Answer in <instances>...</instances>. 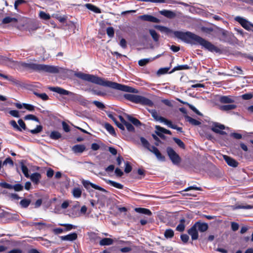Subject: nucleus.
Here are the masks:
<instances>
[{
    "mask_svg": "<svg viewBox=\"0 0 253 253\" xmlns=\"http://www.w3.org/2000/svg\"><path fill=\"white\" fill-rule=\"evenodd\" d=\"M25 66L39 72L57 73L59 72V68L58 67L45 64L30 63L25 64Z\"/></svg>",
    "mask_w": 253,
    "mask_h": 253,
    "instance_id": "nucleus-3",
    "label": "nucleus"
},
{
    "mask_svg": "<svg viewBox=\"0 0 253 253\" xmlns=\"http://www.w3.org/2000/svg\"><path fill=\"white\" fill-rule=\"evenodd\" d=\"M33 93L36 96H37L38 97L41 98L42 100L43 101H46V100H47L48 99V95L46 93H38L37 91H34Z\"/></svg>",
    "mask_w": 253,
    "mask_h": 253,
    "instance_id": "nucleus-36",
    "label": "nucleus"
},
{
    "mask_svg": "<svg viewBox=\"0 0 253 253\" xmlns=\"http://www.w3.org/2000/svg\"><path fill=\"white\" fill-rule=\"evenodd\" d=\"M149 33L155 42H157L159 41L160 36L155 30L150 29L149 30Z\"/></svg>",
    "mask_w": 253,
    "mask_h": 253,
    "instance_id": "nucleus-40",
    "label": "nucleus"
},
{
    "mask_svg": "<svg viewBox=\"0 0 253 253\" xmlns=\"http://www.w3.org/2000/svg\"><path fill=\"white\" fill-rule=\"evenodd\" d=\"M7 164H9L11 167H13L14 165V163L10 157L7 158L2 163L3 166H5Z\"/></svg>",
    "mask_w": 253,
    "mask_h": 253,
    "instance_id": "nucleus-54",
    "label": "nucleus"
},
{
    "mask_svg": "<svg viewBox=\"0 0 253 253\" xmlns=\"http://www.w3.org/2000/svg\"><path fill=\"white\" fill-rule=\"evenodd\" d=\"M237 107V106L234 104H228L222 105L219 107V109L222 111H228L230 110H234Z\"/></svg>",
    "mask_w": 253,
    "mask_h": 253,
    "instance_id": "nucleus-25",
    "label": "nucleus"
},
{
    "mask_svg": "<svg viewBox=\"0 0 253 253\" xmlns=\"http://www.w3.org/2000/svg\"><path fill=\"white\" fill-rule=\"evenodd\" d=\"M120 45L124 49H125L127 47V43L125 39L122 38L119 43Z\"/></svg>",
    "mask_w": 253,
    "mask_h": 253,
    "instance_id": "nucleus-59",
    "label": "nucleus"
},
{
    "mask_svg": "<svg viewBox=\"0 0 253 253\" xmlns=\"http://www.w3.org/2000/svg\"><path fill=\"white\" fill-rule=\"evenodd\" d=\"M127 118L131 123L136 126H138L139 125H140V122L135 118H133L129 115H127Z\"/></svg>",
    "mask_w": 253,
    "mask_h": 253,
    "instance_id": "nucleus-41",
    "label": "nucleus"
},
{
    "mask_svg": "<svg viewBox=\"0 0 253 253\" xmlns=\"http://www.w3.org/2000/svg\"><path fill=\"white\" fill-rule=\"evenodd\" d=\"M197 229L201 232H204L208 229V225L206 223L196 222L195 224Z\"/></svg>",
    "mask_w": 253,
    "mask_h": 253,
    "instance_id": "nucleus-20",
    "label": "nucleus"
},
{
    "mask_svg": "<svg viewBox=\"0 0 253 253\" xmlns=\"http://www.w3.org/2000/svg\"><path fill=\"white\" fill-rule=\"evenodd\" d=\"M126 127L127 129L129 131H133L134 128L133 126L128 122H127L124 125Z\"/></svg>",
    "mask_w": 253,
    "mask_h": 253,
    "instance_id": "nucleus-61",
    "label": "nucleus"
},
{
    "mask_svg": "<svg viewBox=\"0 0 253 253\" xmlns=\"http://www.w3.org/2000/svg\"><path fill=\"white\" fill-rule=\"evenodd\" d=\"M139 18L144 21L151 22L153 23H159L160 22V20L157 18L153 16L147 14L141 15L139 17Z\"/></svg>",
    "mask_w": 253,
    "mask_h": 253,
    "instance_id": "nucleus-11",
    "label": "nucleus"
},
{
    "mask_svg": "<svg viewBox=\"0 0 253 253\" xmlns=\"http://www.w3.org/2000/svg\"><path fill=\"white\" fill-rule=\"evenodd\" d=\"M92 103L99 109H103L105 108V105L101 102L95 100Z\"/></svg>",
    "mask_w": 253,
    "mask_h": 253,
    "instance_id": "nucleus-56",
    "label": "nucleus"
},
{
    "mask_svg": "<svg viewBox=\"0 0 253 253\" xmlns=\"http://www.w3.org/2000/svg\"><path fill=\"white\" fill-rule=\"evenodd\" d=\"M31 202V200L28 199H23L20 202V205L23 208H27Z\"/></svg>",
    "mask_w": 253,
    "mask_h": 253,
    "instance_id": "nucleus-35",
    "label": "nucleus"
},
{
    "mask_svg": "<svg viewBox=\"0 0 253 253\" xmlns=\"http://www.w3.org/2000/svg\"><path fill=\"white\" fill-rule=\"evenodd\" d=\"M77 238V234L76 233L69 234L65 236L60 237V239L63 241H73Z\"/></svg>",
    "mask_w": 253,
    "mask_h": 253,
    "instance_id": "nucleus-19",
    "label": "nucleus"
},
{
    "mask_svg": "<svg viewBox=\"0 0 253 253\" xmlns=\"http://www.w3.org/2000/svg\"><path fill=\"white\" fill-rule=\"evenodd\" d=\"M140 141L142 146L150 152L155 154L158 160L161 161H165V157L162 156L157 147L151 145L149 142L143 137H140Z\"/></svg>",
    "mask_w": 253,
    "mask_h": 253,
    "instance_id": "nucleus-4",
    "label": "nucleus"
},
{
    "mask_svg": "<svg viewBox=\"0 0 253 253\" xmlns=\"http://www.w3.org/2000/svg\"><path fill=\"white\" fill-rule=\"evenodd\" d=\"M0 186L4 188L12 189V185L5 182H0Z\"/></svg>",
    "mask_w": 253,
    "mask_h": 253,
    "instance_id": "nucleus-58",
    "label": "nucleus"
},
{
    "mask_svg": "<svg viewBox=\"0 0 253 253\" xmlns=\"http://www.w3.org/2000/svg\"><path fill=\"white\" fill-rule=\"evenodd\" d=\"M183 104H187L189 106V107L197 115L200 116L202 115V114L193 105L190 104L188 103H183Z\"/></svg>",
    "mask_w": 253,
    "mask_h": 253,
    "instance_id": "nucleus-53",
    "label": "nucleus"
},
{
    "mask_svg": "<svg viewBox=\"0 0 253 253\" xmlns=\"http://www.w3.org/2000/svg\"><path fill=\"white\" fill-rule=\"evenodd\" d=\"M188 234L191 236L193 240H197L198 238V233L196 227L194 225L188 230Z\"/></svg>",
    "mask_w": 253,
    "mask_h": 253,
    "instance_id": "nucleus-16",
    "label": "nucleus"
},
{
    "mask_svg": "<svg viewBox=\"0 0 253 253\" xmlns=\"http://www.w3.org/2000/svg\"><path fill=\"white\" fill-rule=\"evenodd\" d=\"M39 16L41 19L45 20H49L50 18V16L49 14L46 13L42 11H40Z\"/></svg>",
    "mask_w": 253,
    "mask_h": 253,
    "instance_id": "nucleus-39",
    "label": "nucleus"
},
{
    "mask_svg": "<svg viewBox=\"0 0 253 253\" xmlns=\"http://www.w3.org/2000/svg\"><path fill=\"white\" fill-rule=\"evenodd\" d=\"M155 128L156 129V134L160 137H162L163 136V133L168 134H171V131L170 130L167 129L164 127H162L159 126H155Z\"/></svg>",
    "mask_w": 253,
    "mask_h": 253,
    "instance_id": "nucleus-13",
    "label": "nucleus"
},
{
    "mask_svg": "<svg viewBox=\"0 0 253 253\" xmlns=\"http://www.w3.org/2000/svg\"><path fill=\"white\" fill-rule=\"evenodd\" d=\"M29 178L34 183L38 184L42 178V176L40 173L35 172L30 175Z\"/></svg>",
    "mask_w": 253,
    "mask_h": 253,
    "instance_id": "nucleus-17",
    "label": "nucleus"
},
{
    "mask_svg": "<svg viewBox=\"0 0 253 253\" xmlns=\"http://www.w3.org/2000/svg\"><path fill=\"white\" fill-rule=\"evenodd\" d=\"M105 128L112 135H116V133L114 127L109 124H105Z\"/></svg>",
    "mask_w": 253,
    "mask_h": 253,
    "instance_id": "nucleus-38",
    "label": "nucleus"
},
{
    "mask_svg": "<svg viewBox=\"0 0 253 253\" xmlns=\"http://www.w3.org/2000/svg\"><path fill=\"white\" fill-rule=\"evenodd\" d=\"M134 211L138 213H142L148 215H152L151 211L147 209L143 208H136L134 209Z\"/></svg>",
    "mask_w": 253,
    "mask_h": 253,
    "instance_id": "nucleus-24",
    "label": "nucleus"
},
{
    "mask_svg": "<svg viewBox=\"0 0 253 253\" xmlns=\"http://www.w3.org/2000/svg\"><path fill=\"white\" fill-rule=\"evenodd\" d=\"M82 184L83 186L84 187V188H85L87 190L89 189L90 187H91L92 188L104 192H107L106 190L104 188L99 186L98 185H97L94 183L90 182L88 180H83L82 181Z\"/></svg>",
    "mask_w": 253,
    "mask_h": 253,
    "instance_id": "nucleus-8",
    "label": "nucleus"
},
{
    "mask_svg": "<svg viewBox=\"0 0 253 253\" xmlns=\"http://www.w3.org/2000/svg\"><path fill=\"white\" fill-rule=\"evenodd\" d=\"M187 121L190 123L191 124L194 126H198L201 124L200 122L199 121L194 119L190 117L187 116L186 117Z\"/></svg>",
    "mask_w": 253,
    "mask_h": 253,
    "instance_id": "nucleus-43",
    "label": "nucleus"
},
{
    "mask_svg": "<svg viewBox=\"0 0 253 253\" xmlns=\"http://www.w3.org/2000/svg\"><path fill=\"white\" fill-rule=\"evenodd\" d=\"M85 6L87 9L96 13H100L101 12L100 9L99 8L92 4L87 3L85 5Z\"/></svg>",
    "mask_w": 253,
    "mask_h": 253,
    "instance_id": "nucleus-30",
    "label": "nucleus"
},
{
    "mask_svg": "<svg viewBox=\"0 0 253 253\" xmlns=\"http://www.w3.org/2000/svg\"><path fill=\"white\" fill-rule=\"evenodd\" d=\"M188 69H189V66L187 65H180V66L175 67L172 69L171 72H173L177 71V70H181Z\"/></svg>",
    "mask_w": 253,
    "mask_h": 253,
    "instance_id": "nucleus-49",
    "label": "nucleus"
},
{
    "mask_svg": "<svg viewBox=\"0 0 253 253\" xmlns=\"http://www.w3.org/2000/svg\"><path fill=\"white\" fill-rule=\"evenodd\" d=\"M75 75L83 80L88 81L103 86L109 87L113 89L124 91L127 92L137 93V89L131 87L121 84L115 82L105 80L104 79L96 76L78 72Z\"/></svg>",
    "mask_w": 253,
    "mask_h": 253,
    "instance_id": "nucleus-1",
    "label": "nucleus"
},
{
    "mask_svg": "<svg viewBox=\"0 0 253 253\" xmlns=\"http://www.w3.org/2000/svg\"><path fill=\"white\" fill-rule=\"evenodd\" d=\"M23 186L20 184H16L12 185V189H14L16 191H20L23 190Z\"/></svg>",
    "mask_w": 253,
    "mask_h": 253,
    "instance_id": "nucleus-55",
    "label": "nucleus"
},
{
    "mask_svg": "<svg viewBox=\"0 0 253 253\" xmlns=\"http://www.w3.org/2000/svg\"><path fill=\"white\" fill-rule=\"evenodd\" d=\"M106 32L108 36L110 38L113 37L114 35V30L112 27L107 28L106 29Z\"/></svg>",
    "mask_w": 253,
    "mask_h": 253,
    "instance_id": "nucleus-52",
    "label": "nucleus"
},
{
    "mask_svg": "<svg viewBox=\"0 0 253 253\" xmlns=\"http://www.w3.org/2000/svg\"><path fill=\"white\" fill-rule=\"evenodd\" d=\"M253 209V206L252 205H236L233 206V210H237V209Z\"/></svg>",
    "mask_w": 253,
    "mask_h": 253,
    "instance_id": "nucleus-33",
    "label": "nucleus"
},
{
    "mask_svg": "<svg viewBox=\"0 0 253 253\" xmlns=\"http://www.w3.org/2000/svg\"><path fill=\"white\" fill-rule=\"evenodd\" d=\"M23 105L25 109L29 111H33L35 110V106L31 104L23 103Z\"/></svg>",
    "mask_w": 253,
    "mask_h": 253,
    "instance_id": "nucleus-57",
    "label": "nucleus"
},
{
    "mask_svg": "<svg viewBox=\"0 0 253 253\" xmlns=\"http://www.w3.org/2000/svg\"><path fill=\"white\" fill-rule=\"evenodd\" d=\"M149 112L151 114L153 118L156 121H159L161 123H163L164 124L166 125L167 122L168 121V120L166 119V118L162 117L161 116H160L159 115L158 113L157 112L156 110L152 109L149 110Z\"/></svg>",
    "mask_w": 253,
    "mask_h": 253,
    "instance_id": "nucleus-10",
    "label": "nucleus"
},
{
    "mask_svg": "<svg viewBox=\"0 0 253 253\" xmlns=\"http://www.w3.org/2000/svg\"><path fill=\"white\" fill-rule=\"evenodd\" d=\"M200 29L202 32L206 34H210L213 31V29L211 27H207L202 26L201 27Z\"/></svg>",
    "mask_w": 253,
    "mask_h": 253,
    "instance_id": "nucleus-45",
    "label": "nucleus"
},
{
    "mask_svg": "<svg viewBox=\"0 0 253 253\" xmlns=\"http://www.w3.org/2000/svg\"><path fill=\"white\" fill-rule=\"evenodd\" d=\"M174 36L185 42L191 44H199L211 52H218L220 49L210 42L190 32H173Z\"/></svg>",
    "mask_w": 253,
    "mask_h": 253,
    "instance_id": "nucleus-2",
    "label": "nucleus"
},
{
    "mask_svg": "<svg viewBox=\"0 0 253 253\" xmlns=\"http://www.w3.org/2000/svg\"><path fill=\"white\" fill-rule=\"evenodd\" d=\"M93 93L97 95L104 96L106 95L105 92L101 91L100 90H92Z\"/></svg>",
    "mask_w": 253,
    "mask_h": 253,
    "instance_id": "nucleus-62",
    "label": "nucleus"
},
{
    "mask_svg": "<svg viewBox=\"0 0 253 253\" xmlns=\"http://www.w3.org/2000/svg\"><path fill=\"white\" fill-rule=\"evenodd\" d=\"M60 225L66 227V231H70L72 229H75L77 226L70 224H60Z\"/></svg>",
    "mask_w": 253,
    "mask_h": 253,
    "instance_id": "nucleus-50",
    "label": "nucleus"
},
{
    "mask_svg": "<svg viewBox=\"0 0 253 253\" xmlns=\"http://www.w3.org/2000/svg\"><path fill=\"white\" fill-rule=\"evenodd\" d=\"M20 166L22 172L25 176L27 178H29L30 175L29 174V169L24 164L23 161L20 162Z\"/></svg>",
    "mask_w": 253,
    "mask_h": 253,
    "instance_id": "nucleus-29",
    "label": "nucleus"
},
{
    "mask_svg": "<svg viewBox=\"0 0 253 253\" xmlns=\"http://www.w3.org/2000/svg\"><path fill=\"white\" fill-rule=\"evenodd\" d=\"M180 221L181 223L177 225L176 229L178 231L182 232L184 231L185 229V226L183 224V222L185 221V220L184 219H182L180 220Z\"/></svg>",
    "mask_w": 253,
    "mask_h": 253,
    "instance_id": "nucleus-46",
    "label": "nucleus"
},
{
    "mask_svg": "<svg viewBox=\"0 0 253 253\" xmlns=\"http://www.w3.org/2000/svg\"><path fill=\"white\" fill-rule=\"evenodd\" d=\"M235 19L236 21L238 22L243 28L247 30H250L251 27H253V24L242 17L237 16L235 17Z\"/></svg>",
    "mask_w": 253,
    "mask_h": 253,
    "instance_id": "nucleus-7",
    "label": "nucleus"
},
{
    "mask_svg": "<svg viewBox=\"0 0 253 253\" xmlns=\"http://www.w3.org/2000/svg\"><path fill=\"white\" fill-rule=\"evenodd\" d=\"M221 34L223 38V40L224 42H235L236 40V38L232 33L225 30H223Z\"/></svg>",
    "mask_w": 253,
    "mask_h": 253,
    "instance_id": "nucleus-9",
    "label": "nucleus"
},
{
    "mask_svg": "<svg viewBox=\"0 0 253 253\" xmlns=\"http://www.w3.org/2000/svg\"><path fill=\"white\" fill-rule=\"evenodd\" d=\"M219 101L222 103H231L234 102V100L228 96H222L220 98Z\"/></svg>",
    "mask_w": 253,
    "mask_h": 253,
    "instance_id": "nucleus-28",
    "label": "nucleus"
},
{
    "mask_svg": "<svg viewBox=\"0 0 253 253\" xmlns=\"http://www.w3.org/2000/svg\"><path fill=\"white\" fill-rule=\"evenodd\" d=\"M159 12L161 15L169 18H173L175 16L174 12L169 10H161Z\"/></svg>",
    "mask_w": 253,
    "mask_h": 253,
    "instance_id": "nucleus-23",
    "label": "nucleus"
},
{
    "mask_svg": "<svg viewBox=\"0 0 253 253\" xmlns=\"http://www.w3.org/2000/svg\"><path fill=\"white\" fill-rule=\"evenodd\" d=\"M168 127L176 129L177 130L182 132V128L180 127H178L176 125H173L172 122L169 120L167 122L166 125Z\"/></svg>",
    "mask_w": 253,
    "mask_h": 253,
    "instance_id": "nucleus-42",
    "label": "nucleus"
},
{
    "mask_svg": "<svg viewBox=\"0 0 253 253\" xmlns=\"http://www.w3.org/2000/svg\"><path fill=\"white\" fill-rule=\"evenodd\" d=\"M154 27L156 29L159 30L161 32L165 33L167 35L173 33L171 30L165 26L161 25H155Z\"/></svg>",
    "mask_w": 253,
    "mask_h": 253,
    "instance_id": "nucleus-22",
    "label": "nucleus"
},
{
    "mask_svg": "<svg viewBox=\"0 0 253 253\" xmlns=\"http://www.w3.org/2000/svg\"><path fill=\"white\" fill-rule=\"evenodd\" d=\"M51 91L57 92L61 95H69L72 94V92L65 90L60 87H52L49 88Z\"/></svg>",
    "mask_w": 253,
    "mask_h": 253,
    "instance_id": "nucleus-12",
    "label": "nucleus"
},
{
    "mask_svg": "<svg viewBox=\"0 0 253 253\" xmlns=\"http://www.w3.org/2000/svg\"><path fill=\"white\" fill-rule=\"evenodd\" d=\"M139 95L132 94H126L124 97L127 100L130 101L135 103H138Z\"/></svg>",
    "mask_w": 253,
    "mask_h": 253,
    "instance_id": "nucleus-18",
    "label": "nucleus"
},
{
    "mask_svg": "<svg viewBox=\"0 0 253 253\" xmlns=\"http://www.w3.org/2000/svg\"><path fill=\"white\" fill-rule=\"evenodd\" d=\"M113 243V240L111 238H103L99 242V244L101 246H109Z\"/></svg>",
    "mask_w": 253,
    "mask_h": 253,
    "instance_id": "nucleus-26",
    "label": "nucleus"
},
{
    "mask_svg": "<svg viewBox=\"0 0 253 253\" xmlns=\"http://www.w3.org/2000/svg\"><path fill=\"white\" fill-rule=\"evenodd\" d=\"M225 128L223 125L218 123H213L211 126V129L214 132L221 135L226 134V133L223 131Z\"/></svg>",
    "mask_w": 253,
    "mask_h": 253,
    "instance_id": "nucleus-6",
    "label": "nucleus"
},
{
    "mask_svg": "<svg viewBox=\"0 0 253 253\" xmlns=\"http://www.w3.org/2000/svg\"><path fill=\"white\" fill-rule=\"evenodd\" d=\"M174 142L181 148H185L184 143L179 138L174 137L173 138Z\"/></svg>",
    "mask_w": 253,
    "mask_h": 253,
    "instance_id": "nucleus-48",
    "label": "nucleus"
},
{
    "mask_svg": "<svg viewBox=\"0 0 253 253\" xmlns=\"http://www.w3.org/2000/svg\"><path fill=\"white\" fill-rule=\"evenodd\" d=\"M24 119L25 120H33L36 121L37 122H39V120L38 118H37L35 116L33 115H27L24 117Z\"/></svg>",
    "mask_w": 253,
    "mask_h": 253,
    "instance_id": "nucleus-47",
    "label": "nucleus"
},
{
    "mask_svg": "<svg viewBox=\"0 0 253 253\" xmlns=\"http://www.w3.org/2000/svg\"><path fill=\"white\" fill-rule=\"evenodd\" d=\"M164 235L166 238H171L174 235V232L172 229H167L165 232Z\"/></svg>",
    "mask_w": 253,
    "mask_h": 253,
    "instance_id": "nucleus-44",
    "label": "nucleus"
},
{
    "mask_svg": "<svg viewBox=\"0 0 253 253\" xmlns=\"http://www.w3.org/2000/svg\"><path fill=\"white\" fill-rule=\"evenodd\" d=\"M138 103L143 105H147L150 107H152L154 104L153 102L151 100L140 95L139 96Z\"/></svg>",
    "mask_w": 253,
    "mask_h": 253,
    "instance_id": "nucleus-15",
    "label": "nucleus"
},
{
    "mask_svg": "<svg viewBox=\"0 0 253 253\" xmlns=\"http://www.w3.org/2000/svg\"><path fill=\"white\" fill-rule=\"evenodd\" d=\"M132 169V168L128 162H126L125 163V171L126 173H129L131 171Z\"/></svg>",
    "mask_w": 253,
    "mask_h": 253,
    "instance_id": "nucleus-60",
    "label": "nucleus"
},
{
    "mask_svg": "<svg viewBox=\"0 0 253 253\" xmlns=\"http://www.w3.org/2000/svg\"><path fill=\"white\" fill-rule=\"evenodd\" d=\"M168 154L174 164H178L180 162V158L178 155L170 147H168L167 149Z\"/></svg>",
    "mask_w": 253,
    "mask_h": 253,
    "instance_id": "nucleus-5",
    "label": "nucleus"
},
{
    "mask_svg": "<svg viewBox=\"0 0 253 253\" xmlns=\"http://www.w3.org/2000/svg\"><path fill=\"white\" fill-rule=\"evenodd\" d=\"M17 22V19L16 18L7 16L2 19V24H8V23H10L11 22L16 23Z\"/></svg>",
    "mask_w": 253,
    "mask_h": 253,
    "instance_id": "nucleus-34",
    "label": "nucleus"
},
{
    "mask_svg": "<svg viewBox=\"0 0 253 253\" xmlns=\"http://www.w3.org/2000/svg\"><path fill=\"white\" fill-rule=\"evenodd\" d=\"M62 135L60 133L57 131H53L50 134V138L52 139L57 140L61 137Z\"/></svg>",
    "mask_w": 253,
    "mask_h": 253,
    "instance_id": "nucleus-37",
    "label": "nucleus"
},
{
    "mask_svg": "<svg viewBox=\"0 0 253 253\" xmlns=\"http://www.w3.org/2000/svg\"><path fill=\"white\" fill-rule=\"evenodd\" d=\"M233 71H234V73H236L237 74H240V75L243 74V72L242 70L239 67H237V66L234 67L233 69Z\"/></svg>",
    "mask_w": 253,
    "mask_h": 253,
    "instance_id": "nucleus-64",
    "label": "nucleus"
},
{
    "mask_svg": "<svg viewBox=\"0 0 253 253\" xmlns=\"http://www.w3.org/2000/svg\"><path fill=\"white\" fill-rule=\"evenodd\" d=\"M160 56V55H158L157 56H156L155 58L151 59L150 58H146V59H142L138 61V64L140 66H143L145 65H146L148 63H149L150 61H152L154 59L157 58Z\"/></svg>",
    "mask_w": 253,
    "mask_h": 253,
    "instance_id": "nucleus-31",
    "label": "nucleus"
},
{
    "mask_svg": "<svg viewBox=\"0 0 253 253\" xmlns=\"http://www.w3.org/2000/svg\"><path fill=\"white\" fill-rule=\"evenodd\" d=\"M107 183L110 185L112 186H113L116 188L122 189L123 188V185L121 183H118L117 182L114 181L113 180H108L107 181Z\"/></svg>",
    "mask_w": 253,
    "mask_h": 253,
    "instance_id": "nucleus-32",
    "label": "nucleus"
},
{
    "mask_svg": "<svg viewBox=\"0 0 253 253\" xmlns=\"http://www.w3.org/2000/svg\"><path fill=\"white\" fill-rule=\"evenodd\" d=\"M224 160L226 163L230 167L236 168L238 166V162L235 159L226 155L223 156Z\"/></svg>",
    "mask_w": 253,
    "mask_h": 253,
    "instance_id": "nucleus-14",
    "label": "nucleus"
},
{
    "mask_svg": "<svg viewBox=\"0 0 253 253\" xmlns=\"http://www.w3.org/2000/svg\"><path fill=\"white\" fill-rule=\"evenodd\" d=\"M85 149V147L84 145L77 144L73 146L72 148V151L75 153H81Z\"/></svg>",
    "mask_w": 253,
    "mask_h": 253,
    "instance_id": "nucleus-21",
    "label": "nucleus"
},
{
    "mask_svg": "<svg viewBox=\"0 0 253 253\" xmlns=\"http://www.w3.org/2000/svg\"><path fill=\"white\" fill-rule=\"evenodd\" d=\"M42 129V126H37L36 128L34 129H31L30 130V132H31L32 134H37L39 132H40Z\"/></svg>",
    "mask_w": 253,
    "mask_h": 253,
    "instance_id": "nucleus-51",
    "label": "nucleus"
},
{
    "mask_svg": "<svg viewBox=\"0 0 253 253\" xmlns=\"http://www.w3.org/2000/svg\"><path fill=\"white\" fill-rule=\"evenodd\" d=\"M72 193L75 198H79L81 196L82 190L79 187H75L73 189Z\"/></svg>",
    "mask_w": 253,
    "mask_h": 253,
    "instance_id": "nucleus-27",
    "label": "nucleus"
},
{
    "mask_svg": "<svg viewBox=\"0 0 253 253\" xmlns=\"http://www.w3.org/2000/svg\"><path fill=\"white\" fill-rule=\"evenodd\" d=\"M26 3V1L24 0H16L14 3V8L15 9H17V7L19 5Z\"/></svg>",
    "mask_w": 253,
    "mask_h": 253,
    "instance_id": "nucleus-63",
    "label": "nucleus"
}]
</instances>
